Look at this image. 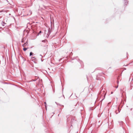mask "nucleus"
Returning a JSON list of instances; mask_svg holds the SVG:
<instances>
[{"label":"nucleus","mask_w":133,"mask_h":133,"mask_svg":"<svg viewBox=\"0 0 133 133\" xmlns=\"http://www.w3.org/2000/svg\"><path fill=\"white\" fill-rule=\"evenodd\" d=\"M22 42H24L23 39H22Z\"/></svg>","instance_id":"nucleus-19"},{"label":"nucleus","mask_w":133,"mask_h":133,"mask_svg":"<svg viewBox=\"0 0 133 133\" xmlns=\"http://www.w3.org/2000/svg\"><path fill=\"white\" fill-rule=\"evenodd\" d=\"M106 95V92L105 91V89L102 88L100 92L99 93L98 97H103V98L100 101L101 102L104 99L105 97V96Z\"/></svg>","instance_id":"nucleus-1"},{"label":"nucleus","mask_w":133,"mask_h":133,"mask_svg":"<svg viewBox=\"0 0 133 133\" xmlns=\"http://www.w3.org/2000/svg\"><path fill=\"white\" fill-rule=\"evenodd\" d=\"M98 75L96 77V79H97V80H99V79H98Z\"/></svg>","instance_id":"nucleus-14"},{"label":"nucleus","mask_w":133,"mask_h":133,"mask_svg":"<svg viewBox=\"0 0 133 133\" xmlns=\"http://www.w3.org/2000/svg\"><path fill=\"white\" fill-rule=\"evenodd\" d=\"M27 49H28V48H23V49L24 51H25L27 50Z\"/></svg>","instance_id":"nucleus-7"},{"label":"nucleus","mask_w":133,"mask_h":133,"mask_svg":"<svg viewBox=\"0 0 133 133\" xmlns=\"http://www.w3.org/2000/svg\"><path fill=\"white\" fill-rule=\"evenodd\" d=\"M51 32L50 29L49 28L48 30V31H45L44 32V36L47 38H48Z\"/></svg>","instance_id":"nucleus-2"},{"label":"nucleus","mask_w":133,"mask_h":133,"mask_svg":"<svg viewBox=\"0 0 133 133\" xmlns=\"http://www.w3.org/2000/svg\"><path fill=\"white\" fill-rule=\"evenodd\" d=\"M95 70H96V69H95V70L94 71H95Z\"/></svg>","instance_id":"nucleus-34"},{"label":"nucleus","mask_w":133,"mask_h":133,"mask_svg":"<svg viewBox=\"0 0 133 133\" xmlns=\"http://www.w3.org/2000/svg\"><path fill=\"white\" fill-rule=\"evenodd\" d=\"M33 53L32 52H30V56L31 55H33Z\"/></svg>","instance_id":"nucleus-8"},{"label":"nucleus","mask_w":133,"mask_h":133,"mask_svg":"<svg viewBox=\"0 0 133 133\" xmlns=\"http://www.w3.org/2000/svg\"><path fill=\"white\" fill-rule=\"evenodd\" d=\"M10 15V14H9V15Z\"/></svg>","instance_id":"nucleus-31"},{"label":"nucleus","mask_w":133,"mask_h":133,"mask_svg":"<svg viewBox=\"0 0 133 133\" xmlns=\"http://www.w3.org/2000/svg\"><path fill=\"white\" fill-rule=\"evenodd\" d=\"M12 17L14 19V17Z\"/></svg>","instance_id":"nucleus-22"},{"label":"nucleus","mask_w":133,"mask_h":133,"mask_svg":"<svg viewBox=\"0 0 133 133\" xmlns=\"http://www.w3.org/2000/svg\"><path fill=\"white\" fill-rule=\"evenodd\" d=\"M38 77H36V79H32L31 80L32 81H36V80H37L38 79Z\"/></svg>","instance_id":"nucleus-4"},{"label":"nucleus","mask_w":133,"mask_h":133,"mask_svg":"<svg viewBox=\"0 0 133 133\" xmlns=\"http://www.w3.org/2000/svg\"><path fill=\"white\" fill-rule=\"evenodd\" d=\"M132 85H131L130 87V90H131L132 89Z\"/></svg>","instance_id":"nucleus-12"},{"label":"nucleus","mask_w":133,"mask_h":133,"mask_svg":"<svg viewBox=\"0 0 133 133\" xmlns=\"http://www.w3.org/2000/svg\"><path fill=\"white\" fill-rule=\"evenodd\" d=\"M112 93H113V92H111V94H112Z\"/></svg>","instance_id":"nucleus-25"},{"label":"nucleus","mask_w":133,"mask_h":133,"mask_svg":"<svg viewBox=\"0 0 133 133\" xmlns=\"http://www.w3.org/2000/svg\"><path fill=\"white\" fill-rule=\"evenodd\" d=\"M90 79H91V80L92 79V78H91Z\"/></svg>","instance_id":"nucleus-30"},{"label":"nucleus","mask_w":133,"mask_h":133,"mask_svg":"<svg viewBox=\"0 0 133 133\" xmlns=\"http://www.w3.org/2000/svg\"><path fill=\"white\" fill-rule=\"evenodd\" d=\"M68 116H66V118H67V120L68 121L69 120V119L68 118H69Z\"/></svg>","instance_id":"nucleus-10"},{"label":"nucleus","mask_w":133,"mask_h":133,"mask_svg":"<svg viewBox=\"0 0 133 133\" xmlns=\"http://www.w3.org/2000/svg\"><path fill=\"white\" fill-rule=\"evenodd\" d=\"M7 1L8 2V0H7Z\"/></svg>","instance_id":"nucleus-35"},{"label":"nucleus","mask_w":133,"mask_h":133,"mask_svg":"<svg viewBox=\"0 0 133 133\" xmlns=\"http://www.w3.org/2000/svg\"><path fill=\"white\" fill-rule=\"evenodd\" d=\"M133 80V78H132V81Z\"/></svg>","instance_id":"nucleus-24"},{"label":"nucleus","mask_w":133,"mask_h":133,"mask_svg":"<svg viewBox=\"0 0 133 133\" xmlns=\"http://www.w3.org/2000/svg\"><path fill=\"white\" fill-rule=\"evenodd\" d=\"M42 42H43L46 43L48 41L47 39H45L44 40H42Z\"/></svg>","instance_id":"nucleus-6"},{"label":"nucleus","mask_w":133,"mask_h":133,"mask_svg":"<svg viewBox=\"0 0 133 133\" xmlns=\"http://www.w3.org/2000/svg\"><path fill=\"white\" fill-rule=\"evenodd\" d=\"M118 87V86H117L116 87V88H117Z\"/></svg>","instance_id":"nucleus-18"},{"label":"nucleus","mask_w":133,"mask_h":133,"mask_svg":"<svg viewBox=\"0 0 133 133\" xmlns=\"http://www.w3.org/2000/svg\"><path fill=\"white\" fill-rule=\"evenodd\" d=\"M27 44H28V43H27V42H26V43H25L24 44H23L22 45V46L23 47H24L25 46H26L27 45Z\"/></svg>","instance_id":"nucleus-5"},{"label":"nucleus","mask_w":133,"mask_h":133,"mask_svg":"<svg viewBox=\"0 0 133 133\" xmlns=\"http://www.w3.org/2000/svg\"><path fill=\"white\" fill-rule=\"evenodd\" d=\"M132 108L131 109H130L131 110H132Z\"/></svg>","instance_id":"nucleus-26"},{"label":"nucleus","mask_w":133,"mask_h":133,"mask_svg":"<svg viewBox=\"0 0 133 133\" xmlns=\"http://www.w3.org/2000/svg\"><path fill=\"white\" fill-rule=\"evenodd\" d=\"M55 103H56V104H57V105H58V104H57V103H56V102H55Z\"/></svg>","instance_id":"nucleus-23"},{"label":"nucleus","mask_w":133,"mask_h":133,"mask_svg":"<svg viewBox=\"0 0 133 133\" xmlns=\"http://www.w3.org/2000/svg\"><path fill=\"white\" fill-rule=\"evenodd\" d=\"M118 113H119L121 111V110H120L119 108H118Z\"/></svg>","instance_id":"nucleus-15"},{"label":"nucleus","mask_w":133,"mask_h":133,"mask_svg":"<svg viewBox=\"0 0 133 133\" xmlns=\"http://www.w3.org/2000/svg\"><path fill=\"white\" fill-rule=\"evenodd\" d=\"M126 69H125V70H126Z\"/></svg>","instance_id":"nucleus-33"},{"label":"nucleus","mask_w":133,"mask_h":133,"mask_svg":"<svg viewBox=\"0 0 133 133\" xmlns=\"http://www.w3.org/2000/svg\"><path fill=\"white\" fill-rule=\"evenodd\" d=\"M87 80L88 81L89 80V78H88V77L87 76Z\"/></svg>","instance_id":"nucleus-13"},{"label":"nucleus","mask_w":133,"mask_h":133,"mask_svg":"<svg viewBox=\"0 0 133 133\" xmlns=\"http://www.w3.org/2000/svg\"><path fill=\"white\" fill-rule=\"evenodd\" d=\"M131 85H132V86H133V84H132H132H131Z\"/></svg>","instance_id":"nucleus-20"},{"label":"nucleus","mask_w":133,"mask_h":133,"mask_svg":"<svg viewBox=\"0 0 133 133\" xmlns=\"http://www.w3.org/2000/svg\"><path fill=\"white\" fill-rule=\"evenodd\" d=\"M124 4L125 5H127L128 4V1L127 0H124Z\"/></svg>","instance_id":"nucleus-3"},{"label":"nucleus","mask_w":133,"mask_h":133,"mask_svg":"<svg viewBox=\"0 0 133 133\" xmlns=\"http://www.w3.org/2000/svg\"><path fill=\"white\" fill-rule=\"evenodd\" d=\"M63 96L64 98H65V97H64V95L63 94Z\"/></svg>","instance_id":"nucleus-21"},{"label":"nucleus","mask_w":133,"mask_h":133,"mask_svg":"<svg viewBox=\"0 0 133 133\" xmlns=\"http://www.w3.org/2000/svg\"><path fill=\"white\" fill-rule=\"evenodd\" d=\"M121 123H122L123 122H122V121H121Z\"/></svg>","instance_id":"nucleus-27"},{"label":"nucleus","mask_w":133,"mask_h":133,"mask_svg":"<svg viewBox=\"0 0 133 133\" xmlns=\"http://www.w3.org/2000/svg\"><path fill=\"white\" fill-rule=\"evenodd\" d=\"M117 110H116L115 111V112L116 113V114H117L118 113V112H117Z\"/></svg>","instance_id":"nucleus-16"},{"label":"nucleus","mask_w":133,"mask_h":133,"mask_svg":"<svg viewBox=\"0 0 133 133\" xmlns=\"http://www.w3.org/2000/svg\"><path fill=\"white\" fill-rule=\"evenodd\" d=\"M44 104H45V107L46 109V102H44Z\"/></svg>","instance_id":"nucleus-9"},{"label":"nucleus","mask_w":133,"mask_h":133,"mask_svg":"<svg viewBox=\"0 0 133 133\" xmlns=\"http://www.w3.org/2000/svg\"><path fill=\"white\" fill-rule=\"evenodd\" d=\"M118 79V80H117V83L118 84V83H119V81H118V79Z\"/></svg>","instance_id":"nucleus-17"},{"label":"nucleus","mask_w":133,"mask_h":133,"mask_svg":"<svg viewBox=\"0 0 133 133\" xmlns=\"http://www.w3.org/2000/svg\"><path fill=\"white\" fill-rule=\"evenodd\" d=\"M42 32V31H40L39 32L38 34V35H39L40 34H41Z\"/></svg>","instance_id":"nucleus-11"},{"label":"nucleus","mask_w":133,"mask_h":133,"mask_svg":"<svg viewBox=\"0 0 133 133\" xmlns=\"http://www.w3.org/2000/svg\"><path fill=\"white\" fill-rule=\"evenodd\" d=\"M59 114L58 115V116H59Z\"/></svg>","instance_id":"nucleus-29"},{"label":"nucleus","mask_w":133,"mask_h":133,"mask_svg":"<svg viewBox=\"0 0 133 133\" xmlns=\"http://www.w3.org/2000/svg\"><path fill=\"white\" fill-rule=\"evenodd\" d=\"M40 56H41V57H42V56L41 55H40Z\"/></svg>","instance_id":"nucleus-28"},{"label":"nucleus","mask_w":133,"mask_h":133,"mask_svg":"<svg viewBox=\"0 0 133 133\" xmlns=\"http://www.w3.org/2000/svg\"><path fill=\"white\" fill-rule=\"evenodd\" d=\"M128 65H128H126V66H127Z\"/></svg>","instance_id":"nucleus-32"}]
</instances>
